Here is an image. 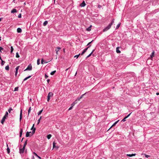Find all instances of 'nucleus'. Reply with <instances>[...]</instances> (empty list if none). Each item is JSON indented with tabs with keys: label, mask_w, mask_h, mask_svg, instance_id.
Instances as JSON below:
<instances>
[{
	"label": "nucleus",
	"mask_w": 159,
	"mask_h": 159,
	"mask_svg": "<svg viewBox=\"0 0 159 159\" xmlns=\"http://www.w3.org/2000/svg\"><path fill=\"white\" fill-rule=\"evenodd\" d=\"M114 22V19H113L112 20L111 23L109 24V25L107 26L106 28H105L103 30V32H105L107 31L111 27V25L113 24V23Z\"/></svg>",
	"instance_id": "f257e3e1"
},
{
	"label": "nucleus",
	"mask_w": 159,
	"mask_h": 159,
	"mask_svg": "<svg viewBox=\"0 0 159 159\" xmlns=\"http://www.w3.org/2000/svg\"><path fill=\"white\" fill-rule=\"evenodd\" d=\"M27 140H26V141H25V143H24V144L23 145V148L22 149H20V152L21 153H23L24 152V150L25 149V147L26 146V145H27Z\"/></svg>",
	"instance_id": "f03ea898"
},
{
	"label": "nucleus",
	"mask_w": 159,
	"mask_h": 159,
	"mask_svg": "<svg viewBox=\"0 0 159 159\" xmlns=\"http://www.w3.org/2000/svg\"><path fill=\"white\" fill-rule=\"evenodd\" d=\"M32 69V66L31 64H30L29 65L27 68L25 69L24 71H26V70H31Z\"/></svg>",
	"instance_id": "7ed1b4c3"
},
{
	"label": "nucleus",
	"mask_w": 159,
	"mask_h": 159,
	"mask_svg": "<svg viewBox=\"0 0 159 159\" xmlns=\"http://www.w3.org/2000/svg\"><path fill=\"white\" fill-rule=\"evenodd\" d=\"M34 124H33L32 127L31 128V129H33V131H32V134H31V136H32L34 134V133L35 132V130L36 129L35 128H34Z\"/></svg>",
	"instance_id": "20e7f679"
},
{
	"label": "nucleus",
	"mask_w": 159,
	"mask_h": 159,
	"mask_svg": "<svg viewBox=\"0 0 159 159\" xmlns=\"http://www.w3.org/2000/svg\"><path fill=\"white\" fill-rule=\"evenodd\" d=\"M91 46V45H89L88 48H85V49H84L83 51L81 53V55H83L84 54V53L86 52V51H87L88 49V48H89V47H90V46Z\"/></svg>",
	"instance_id": "39448f33"
},
{
	"label": "nucleus",
	"mask_w": 159,
	"mask_h": 159,
	"mask_svg": "<svg viewBox=\"0 0 159 159\" xmlns=\"http://www.w3.org/2000/svg\"><path fill=\"white\" fill-rule=\"evenodd\" d=\"M131 113V112L128 115L126 116L121 121L124 122L126 120V119L130 115V114Z\"/></svg>",
	"instance_id": "423d86ee"
},
{
	"label": "nucleus",
	"mask_w": 159,
	"mask_h": 159,
	"mask_svg": "<svg viewBox=\"0 0 159 159\" xmlns=\"http://www.w3.org/2000/svg\"><path fill=\"white\" fill-rule=\"evenodd\" d=\"M7 117H5V116H4L3 118H2V120L1 121V123L2 124H3L4 122L5 121V119H6Z\"/></svg>",
	"instance_id": "0eeeda50"
},
{
	"label": "nucleus",
	"mask_w": 159,
	"mask_h": 159,
	"mask_svg": "<svg viewBox=\"0 0 159 159\" xmlns=\"http://www.w3.org/2000/svg\"><path fill=\"white\" fill-rule=\"evenodd\" d=\"M86 5L85 2L83 1V2L80 4V6L81 7H84Z\"/></svg>",
	"instance_id": "6e6552de"
},
{
	"label": "nucleus",
	"mask_w": 159,
	"mask_h": 159,
	"mask_svg": "<svg viewBox=\"0 0 159 159\" xmlns=\"http://www.w3.org/2000/svg\"><path fill=\"white\" fill-rule=\"evenodd\" d=\"M61 49V48L59 47H57L55 50V51H56V54H58V52L59 50Z\"/></svg>",
	"instance_id": "1a4fd4ad"
},
{
	"label": "nucleus",
	"mask_w": 159,
	"mask_h": 159,
	"mask_svg": "<svg viewBox=\"0 0 159 159\" xmlns=\"http://www.w3.org/2000/svg\"><path fill=\"white\" fill-rule=\"evenodd\" d=\"M53 93H52V92H49V93L48 94V97H52L53 96Z\"/></svg>",
	"instance_id": "9d476101"
},
{
	"label": "nucleus",
	"mask_w": 159,
	"mask_h": 159,
	"mask_svg": "<svg viewBox=\"0 0 159 159\" xmlns=\"http://www.w3.org/2000/svg\"><path fill=\"white\" fill-rule=\"evenodd\" d=\"M22 118V110H21L20 111V121L21 120Z\"/></svg>",
	"instance_id": "9b49d317"
},
{
	"label": "nucleus",
	"mask_w": 159,
	"mask_h": 159,
	"mask_svg": "<svg viewBox=\"0 0 159 159\" xmlns=\"http://www.w3.org/2000/svg\"><path fill=\"white\" fill-rule=\"evenodd\" d=\"M119 47H117L116 48V52L117 53H120V51L119 50Z\"/></svg>",
	"instance_id": "f8f14e48"
},
{
	"label": "nucleus",
	"mask_w": 159,
	"mask_h": 159,
	"mask_svg": "<svg viewBox=\"0 0 159 159\" xmlns=\"http://www.w3.org/2000/svg\"><path fill=\"white\" fill-rule=\"evenodd\" d=\"M135 155H136V154H127V156L129 157H131L132 156H135Z\"/></svg>",
	"instance_id": "ddd939ff"
},
{
	"label": "nucleus",
	"mask_w": 159,
	"mask_h": 159,
	"mask_svg": "<svg viewBox=\"0 0 159 159\" xmlns=\"http://www.w3.org/2000/svg\"><path fill=\"white\" fill-rule=\"evenodd\" d=\"M17 31L18 33H20L22 32V30L20 28H18L17 30Z\"/></svg>",
	"instance_id": "4468645a"
},
{
	"label": "nucleus",
	"mask_w": 159,
	"mask_h": 159,
	"mask_svg": "<svg viewBox=\"0 0 159 159\" xmlns=\"http://www.w3.org/2000/svg\"><path fill=\"white\" fill-rule=\"evenodd\" d=\"M31 133V132H29L28 131L26 133V137H29L30 135V133Z\"/></svg>",
	"instance_id": "2eb2a0df"
},
{
	"label": "nucleus",
	"mask_w": 159,
	"mask_h": 159,
	"mask_svg": "<svg viewBox=\"0 0 159 159\" xmlns=\"http://www.w3.org/2000/svg\"><path fill=\"white\" fill-rule=\"evenodd\" d=\"M85 93H84V94H83L82 95H81V96L80 97L78 98L77 99V101H79L80 100V99H81V98H82L83 97V96H84V95H85Z\"/></svg>",
	"instance_id": "dca6fc26"
},
{
	"label": "nucleus",
	"mask_w": 159,
	"mask_h": 159,
	"mask_svg": "<svg viewBox=\"0 0 159 159\" xmlns=\"http://www.w3.org/2000/svg\"><path fill=\"white\" fill-rule=\"evenodd\" d=\"M92 25H91L89 27L86 29V30L88 31H90L91 30Z\"/></svg>",
	"instance_id": "f3484780"
},
{
	"label": "nucleus",
	"mask_w": 159,
	"mask_h": 159,
	"mask_svg": "<svg viewBox=\"0 0 159 159\" xmlns=\"http://www.w3.org/2000/svg\"><path fill=\"white\" fill-rule=\"evenodd\" d=\"M7 153L8 154H9L10 153V149L8 148V145H7Z\"/></svg>",
	"instance_id": "a211bd4d"
},
{
	"label": "nucleus",
	"mask_w": 159,
	"mask_h": 159,
	"mask_svg": "<svg viewBox=\"0 0 159 159\" xmlns=\"http://www.w3.org/2000/svg\"><path fill=\"white\" fill-rule=\"evenodd\" d=\"M22 132H23L22 129H20V137H21V136H22Z\"/></svg>",
	"instance_id": "6ab92c4d"
},
{
	"label": "nucleus",
	"mask_w": 159,
	"mask_h": 159,
	"mask_svg": "<svg viewBox=\"0 0 159 159\" xmlns=\"http://www.w3.org/2000/svg\"><path fill=\"white\" fill-rule=\"evenodd\" d=\"M94 50H93L92 51V52L86 58H88L90 56H91V55L93 53V52H94Z\"/></svg>",
	"instance_id": "aec40b11"
},
{
	"label": "nucleus",
	"mask_w": 159,
	"mask_h": 159,
	"mask_svg": "<svg viewBox=\"0 0 159 159\" xmlns=\"http://www.w3.org/2000/svg\"><path fill=\"white\" fill-rule=\"evenodd\" d=\"M41 62L42 64H43L44 63H47L48 62H46V61H44L43 59H42Z\"/></svg>",
	"instance_id": "412c9836"
},
{
	"label": "nucleus",
	"mask_w": 159,
	"mask_h": 159,
	"mask_svg": "<svg viewBox=\"0 0 159 159\" xmlns=\"http://www.w3.org/2000/svg\"><path fill=\"white\" fill-rule=\"evenodd\" d=\"M17 12L16 9H12L11 11V13H14L15 12Z\"/></svg>",
	"instance_id": "4be33fe9"
},
{
	"label": "nucleus",
	"mask_w": 159,
	"mask_h": 159,
	"mask_svg": "<svg viewBox=\"0 0 159 159\" xmlns=\"http://www.w3.org/2000/svg\"><path fill=\"white\" fill-rule=\"evenodd\" d=\"M31 77V75H30V76H29L25 78L24 80V81H26V80H27L28 79L30 78V77Z\"/></svg>",
	"instance_id": "5701e85b"
},
{
	"label": "nucleus",
	"mask_w": 159,
	"mask_h": 159,
	"mask_svg": "<svg viewBox=\"0 0 159 159\" xmlns=\"http://www.w3.org/2000/svg\"><path fill=\"white\" fill-rule=\"evenodd\" d=\"M33 154H34L35 156H37V157H38L39 159H41V157H39V156H38L36 153H35V152H33Z\"/></svg>",
	"instance_id": "b1692460"
},
{
	"label": "nucleus",
	"mask_w": 159,
	"mask_h": 159,
	"mask_svg": "<svg viewBox=\"0 0 159 159\" xmlns=\"http://www.w3.org/2000/svg\"><path fill=\"white\" fill-rule=\"evenodd\" d=\"M154 51H153V52L152 53V54L150 56L152 58V57L154 56Z\"/></svg>",
	"instance_id": "393cba45"
},
{
	"label": "nucleus",
	"mask_w": 159,
	"mask_h": 159,
	"mask_svg": "<svg viewBox=\"0 0 159 159\" xmlns=\"http://www.w3.org/2000/svg\"><path fill=\"white\" fill-rule=\"evenodd\" d=\"M52 136V135L51 134H49L47 136V138L48 139H50L51 137Z\"/></svg>",
	"instance_id": "a878e982"
},
{
	"label": "nucleus",
	"mask_w": 159,
	"mask_h": 159,
	"mask_svg": "<svg viewBox=\"0 0 159 159\" xmlns=\"http://www.w3.org/2000/svg\"><path fill=\"white\" fill-rule=\"evenodd\" d=\"M42 118V116H41L40 118L38 120L37 125H39L40 122V120Z\"/></svg>",
	"instance_id": "bb28decb"
},
{
	"label": "nucleus",
	"mask_w": 159,
	"mask_h": 159,
	"mask_svg": "<svg viewBox=\"0 0 159 159\" xmlns=\"http://www.w3.org/2000/svg\"><path fill=\"white\" fill-rule=\"evenodd\" d=\"M56 72V70H54V71L50 73V74L51 75H54V74Z\"/></svg>",
	"instance_id": "cd10ccee"
},
{
	"label": "nucleus",
	"mask_w": 159,
	"mask_h": 159,
	"mask_svg": "<svg viewBox=\"0 0 159 159\" xmlns=\"http://www.w3.org/2000/svg\"><path fill=\"white\" fill-rule=\"evenodd\" d=\"M48 23V22L47 21H44V22L43 23V25L44 26H46L47 24Z\"/></svg>",
	"instance_id": "c85d7f7f"
},
{
	"label": "nucleus",
	"mask_w": 159,
	"mask_h": 159,
	"mask_svg": "<svg viewBox=\"0 0 159 159\" xmlns=\"http://www.w3.org/2000/svg\"><path fill=\"white\" fill-rule=\"evenodd\" d=\"M120 23H119L118 24V25H117L116 27V29H117L119 28L120 26Z\"/></svg>",
	"instance_id": "c756f323"
},
{
	"label": "nucleus",
	"mask_w": 159,
	"mask_h": 159,
	"mask_svg": "<svg viewBox=\"0 0 159 159\" xmlns=\"http://www.w3.org/2000/svg\"><path fill=\"white\" fill-rule=\"evenodd\" d=\"M9 68L8 65H7L5 67V69L7 70H9Z\"/></svg>",
	"instance_id": "7c9ffc66"
},
{
	"label": "nucleus",
	"mask_w": 159,
	"mask_h": 159,
	"mask_svg": "<svg viewBox=\"0 0 159 159\" xmlns=\"http://www.w3.org/2000/svg\"><path fill=\"white\" fill-rule=\"evenodd\" d=\"M8 113L7 112H6V114L5 115V116H5V117H8Z\"/></svg>",
	"instance_id": "2f4dec72"
},
{
	"label": "nucleus",
	"mask_w": 159,
	"mask_h": 159,
	"mask_svg": "<svg viewBox=\"0 0 159 159\" xmlns=\"http://www.w3.org/2000/svg\"><path fill=\"white\" fill-rule=\"evenodd\" d=\"M2 62H1V65L2 66L4 65V63H5V61H3L2 60H1Z\"/></svg>",
	"instance_id": "473e14b6"
},
{
	"label": "nucleus",
	"mask_w": 159,
	"mask_h": 159,
	"mask_svg": "<svg viewBox=\"0 0 159 159\" xmlns=\"http://www.w3.org/2000/svg\"><path fill=\"white\" fill-rule=\"evenodd\" d=\"M43 111V110L42 109V110H40V111H39L38 113V115H40L42 112Z\"/></svg>",
	"instance_id": "72a5a7b5"
},
{
	"label": "nucleus",
	"mask_w": 159,
	"mask_h": 159,
	"mask_svg": "<svg viewBox=\"0 0 159 159\" xmlns=\"http://www.w3.org/2000/svg\"><path fill=\"white\" fill-rule=\"evenodd\" d=\"M11 53L12 52L13 50H14V49L13 48V47L12 46H11Z\"/></svg>",
	"instance_id": "f704fd0d"
},
{
	"label": "nucleus",
	"mask_w": 159,
	"mask_h": 159,
	"mask_svg": "<svg viewBox=\"0 0 159 159\" xmlns=\"http://www.w3.org/2000/svg\"><path fill=\"white\" fill-rule=\"evenodd\" d=\"M31 107H30L28 110V115H29V113H30V111H31Z\"/></svg>",
	"instance_id": "c9c22d12"
},
{
	"label": "nucleus",
	"mask_w": 159,
	"mask_h": 159,
	"mask_svg": "<svg viewBox=\"0 0 159 159\" xmlns=\"http://www.w3.org/2000/svg\"><path fill=\"white\" fill-rule=\"evenodd\" d=\"M40 59H38L37 61V64L38 65H39L40 64Z\"/></svg>",
	"instance_id": "e433bc0d"
},
{
	"label": "nucleus",
	"mask_w": 159,
	"mask_h": 159,
	"mask_svg": "<svg viewBox=\"0 0 159 159\" xmlns=\"http://www.w3.org/2000/svg\"><path fill=\"white\" fill-rule=\"evenodd\" d=\"M16 57L17 58H19V57L20 56H19V54L18 53V52H17L16 53Z\"/></svg>",
	"instance_id": "4c0bfd02"
},
{
	"label": "nucleus",
	"mask_w": 159,
	"mask_h": 159,
	"mask_svg": "<svg viewBox=\"0 0 159 159\" xmlns=\"http://www.w3.org/2000/svg\"><path fill=\"white\" fill-rule=\"evenodd\" d=\"M80 53L78 55H76L75 56H74V57H76V58H77L79 57V56H80Z\"/></svg>",
	"instance_id": "58836bf2"
},
{
	"label": "nucleus",
	"mask_w": 159,
	"mask_h": 159,
	"mask_svg": "<svg viewBox=\"0 0 159 159\" xmlns=\"http://www.w3.org/2000/svg\"><path fill=\"white\" fill-rule=\"evenodd\" d=\"M18 87H16V88H15V89H14V91H18Z\"/></svg>",
	"instance_id": "ea45409f"
},
{
	"label": "nucleus",
	"mask_w": 159,
	"mask_h": 159,
	"mask_svg": "<svg viewBox=\"0 0 159 159\" xmlns=\"http://www.w3.org/2000/svg\"><path fill=\"white\" fill-rule=\"evenodd\" d=\"M53 148H54L56 147L55 143V142H54L53 143Z\"/></svg>",
	"instance_id": "a19ab883"
},
{
	"label": "nucleus",
	"mask_w": 159,
	"mask_h": 159,
	"mask_svg": "<svg viewBox=\"0 0 159 159\" xmlns=\"http://www.w3.org/2000/svg\"><path fill=\"white\" fill-rule=\"evenodd\" d=\"M19 66H17L16 68V71H18V70L19 69Z\"/></svg>",
	"instance_id": "79ce46f5"
},
{
	"label": "nucleus",
	"mask_w": 159,
	"mask_h": 159,
	"mask_svg": "<svg viewBox=\"0 0 159 159\" xmlns=\"http://www.w3.org/2000/svg\"><path fill=\"white\" fill-rule=\"evenodd\" d=\"M116 125L115 124V123H114L113 125H112L111 126V127L109 128V129H108V130L110 129L112 127L114 126H115Z\"/></svg>",
	"instance_id": "37998d69"
},
{
	"label": "nucleus",
	"mask_w": 159,
	"mask_h": 159,
	"mask_svg": "<svg viewBox=\"0 0 159 159\" xmlns=\"http://www.w3.org/2000/svg\"><path fill=\"white\" fill-rule=\"evenodd\" d=\"M145 157H147V158H148V157H150V156L149 155H146V154H145Z\"/></svg>",
	"instance_id": "c03bdc74"
},
{
	"label": "nucleus",
	"mask_w": 159,
	"mask_h": 159,
	"mask_svg": "<svg viewBox=\"0 0 159 159\" xmlns=\"http://www.w3.org/2000/svg\"><path fill=\"white\" fill-rule=\"evenodd\" d=\"M21 13H20V14L19 15H18V17L19 18H21Z\"/></svg>",
	"instance_id": "a18cd8bd"
},
{
	"label": "nucleus",
	"mask_w": 159,
	"mask_h": 159,
	"mask_svg": "<svg viewBox=\"0 0 159 159\" xmlns=\"http://www.w3.org/2000/svg\"><path fill=\"white\" fill-rule=\"evenodd\" d=\"M78 101H77V100H76L73 102L75 104H76L77 103V102Z\"/></svg>",
	"instance_id": "49530a36"
},
{
	"label": "nucleus",
	"mask_w": 159,
	"mask_h": 159,
	"mask_svg": "<svg viewBox=\"0 0 159 159\" xmlns=\"http://www.w3.org/2000/svg\"><path fill=\"white\" fill-rule=\"evenodd\" d=\"M93 40L92 41H91V42H89L87 45V46H88L93 41Z\"/></svg>",
	"instance_id": "de8ad7c7"
},
{
	"label": "nucleus",
	"mask_w": 159,
	"mask_h": 159,
	"mask_svg": "<svg viewBox=\"0 0 159 159\" xmlns=\"http://www.w3.org/2000/svg\"><path fill=\"white\" fill-rule=\"evenodd\" d=\"M72 107H73V106L71 107L70 108H69V109H68V110L69 111V110H70L71 109H72Z\"/></svg>",
	"instance_id": "09e8293b"
},
{
	"label": "nucleus",
	"mask_w": 159,
	"mask_h": 159,
	"mask_svg": "<svg viewBox=\"0 0 159 159\" xmlns=\"http://www.w3.org/2000/svg\"><path fill=\"white\" fill-rule=\"evenodd\" d=\"M45 78L46 79H47V78H48V76L46 74L45 75Z\"/></svg>",
	"instance_id": "8fccbe9b"
},
{
	"label": "nucleus",
	"mask_w": 159,
	"mask_h": 159,
	"mask_svg": "<svg viewBox=\"0 0 159 159\" xmlns=\"http://www.w3.org/2000/svg\"><path fill=\"white\" fill-rule=\"evenodd\" d=\"M50 99V98L49 97H48L47 101L48 102H49Z\"/></svg>",
	"instance_id": "3c124183"
},
{
	"label": "nucleus",
	"mask_w": 159,
	"mask_h": 159,
	"mask_svg": "<svg viewBox=\"0 0 159 159\" xmlns=\"http://www.w3.org/2000/svg\"><path fill=\"white\" fill-rule=\"evenodd\" d=\"M119 121V120H117V121H116V122H115V123H114L115 124V125H116L118 122V121Z\"/></svg>",
	"instance_id": "603ef678"
},
{
	"label": "nucleus",
	"mask_w": 159,
	"mask_h": 159,
	"mask_svg": "<svg viewBox=\"0 0 159 159\" xmlns=\"http://www.w3.org/2000/svg\"><path fill=\"white\" fill-rule=\"evenodd\" d=\"M3 49V48H2V47H0V51H1V50H2Z\"/></svg>",
	"instance_id": "864d4df0"
},
{
	"label": "nucleus",
	"mask_w": 159,
	"mask_h": 159,
	"mask_svg": "<svg viewBox=\"0 0 159 159\" xmlns=\"http://www.w3.org/2000/svg\"><path fill=\"white\" fill-rule=\"evenodd\" d=\"M8 109L10 110L11 111H12L13 110V109L11 107L9 108Z\"/></svg>",
	"instance_id": "5fc2aeb1"
},
{
	"label": "nucleus",
	"mask_w": 159,
	"mask_h": 159,
	"mask_svg": "<svg viewBox=\"0 0 159 159\" xmlns=\"http://www.w3.org/2000/svg\"><path fill=\"white\" fill-rule=\"evenodd\" d=\"M75 104L73 102L72 104H71V106H74V105H75Z\"/></svg>",
	"instance_id": "6e6d98bb"
},
{
	"label": "nucleus",
	"mask_w": 159,
	"mask_h": 159,
	"mask_svg": "<svg viewBox=\"0 0 159 159\" xmlns=\"http://www.w3.org/2000/svg\"><path fill=\"white\" fill-rule=\"evenodd\" d=\"M18 71H16V73H15V75L16 76V75H17Z\"/></svg>",
	"instance_id": "4d7b16f0"
},
{
	"label": "nucleus",
	"mask_w": 159,
	"mask_h": 159,
	"mask_svg": "<svg viewBox=\"0 0 159 159\" xmlns=\"http://www.w3.org/2000/svg\"><path fill=\"white\" fill-rule=\"evenodd\" d=\"M11 111L9 109L8 110V111L9 112V113H11Z\"/></svg>",
	"instance_id": "13d9d810"
},
{
	"label": "nucleus",
	"mask_w": 159,
	"mask_h": 159,
	"mask_svg": "<svg viewBox=\"0 0 159 159\" xmlns=\"http://www.w3.org/2000/svg\"><path fill=\"white\" fill-rule=\"evenodd\" d=\"M50 81V80L49 79H48L47 80V82L48 83H49V82Z\"/></svg>",
	"instance_id": "bf43d9fd"
},
{
	"label": "nucleus",
	"mask_w": 159,
	"mask_h": 159,
	"mask_svg": "<svg viewBox=\"0 0 159 159\" xmlns=\"http://www.w3.org/2000/svg\"><path fill=\"white\" fill-rule=\"evenodd\" d=\"M156 95H159V93H157Z\"/></svg>",
	"instance_id": "052dcab7"
},
{
	"label": "nucleus",
	"mask_w": 159,
	"mask_h": 159,
	"mask_svg": "<svg viewBox=\"0 0 159 159\" xmlns=\"http://www.w3.org/2000/svg\"><path fill=\"white\" fill-rule=\"evenodd\" d=\"M32 159H34V156H33Z\"/></svg>",
	"instance_id": "680f3d73"
},
{
	"label": "nucleus",
	"mask_w": 159,
	"mask_h": 159,
	"mask_svg": "<svg viewBox=\"0 0 159 159\" xmlns=\"http://www.w3.org/2000/svg\"><path fill=\"white\" fill-rule=\"evenodd\" d=\"M24 139V138H22V140H21V141H23V140Z\"/></svg>",
	"instance_id": "e2e57ef3"
},
{
	"label": "nucleus",
	"mask_w": 159,
	"mask_h": 159,
	"mask_svg": "<svg viewBox=\"0 0 159 159\" xmlns=\"http://www.w3.org/2000/svg\"><path fill=\"white\" fill-rule=\"evenodd\" d=\"M77 72L75 74V76H76V74H77Z\"/></svg>",
	"instance_id": "0e129e2a"
},
{
	"label": "nucleus",
	"mask_w": 159,
	"mask_h": 159,
	"mask_svg": "<svg viewBox=\"0 0 159 159\" xmlns=\"http://www.w3.org/2000/svg\"><path fill=\"white\" fill-rule=\"evenodd\" d=\"M68 69H67L66 70V71Z\"/></svg>",
	"instance_id": "69168bd1"
},
{
	"label": "nucleus",
	"mask_w": 159,
	"mask_h": 159,
	"mask_svg": "<svg viewBox=\"0 0 159 159\" xmlns=\"http://www.w3.org/2000/svg\"><path fill=\"white\" fill-rule=\"evenodd\" d=\"M1 37H0V40H1Z\"/></svg>",
	"instance_id": "338daca9"
},
{
	"label": "nucleus",
	"mask_w": 159,
	"mask_h": 159,
	"mask_svg": "<svg viewBox=\"0 0 159 159\" xmlns=\"http://www.w3.org/2000/svg\"><path fill=\"white\" fill-rule=\"evenodd\" d=\"M1 20V18L0 19V21Z\"/></svg>",
	"instance_id": "774afa93"
}]
</instances>
